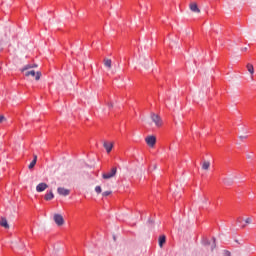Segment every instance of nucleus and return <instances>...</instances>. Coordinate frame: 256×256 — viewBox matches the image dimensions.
<instances>
[{
	"label": "nucleus",
	"instance_id": "obj_17",
	"mask_svg": "<svg viewBox=\"0 0 256 256\" xmlns=\"http://www.w3.org/2000/svg\"><path fill=\"white\" fill-rule=\"evenodd\" d=\"M33 67H37V65L28 64L21 69V72L25 73V71H29V69H33Z\"/></svg>",
	"mask_w": 256,
	"mask_h": 256
},
{
	"label": "nucleus",
	"instance_id": "obj_16",
	"mask_svg": "<svg viewBox=\"0 0 256 256\" xmlns=\"http://www.w3.org/2000/svg\"><path fill=\"white\" fill-rule=\"evenodd\" d=\"M246 68L250 75H253L255 73V68L253 67V64H247Z\"/></svg>",
	"mask_w": 256,
	"mask_h": 256
},
{
	"label": "nucleus",
	"instance_id": "obj_11",
	"mask_svg": "<svg viewBox=\"0 0 256 256\" xmlns=\"http://www.w3.org/2000/svg\"><path fill=\"white\" fill-rule=\"evenodd\" d=\"M189 7H190V10L193 11V13H201V10L197 6V3H195V2L190 3Z\"/></svg>",
	"mask_w": 256,
	"mask_h": 256
},
{
	"label": "nucleus",
	"instance_id": "obj_22",
	"mask_svg": "<svg viewBox=\"0 0 256 256\" xmlns=\"http://www.w3.org/2000/svg\"><path fill=\"white\" fill-rule=\"evenodd\" d=\"M245 223H246L247 225H251V223H252L251 218H247V219L245 220Z\"/></svg>",
	"mask_w": 256,
	"mask_h": 256
},
{
	"label": "nucleus",
	"instance_id": "obj_28",
	"mask_svg": "<svg viewBox=\"0 0 256 256\" xmlns=\"http://www.w3.org/2000/svg\"><path fill=\"white\" fill-rule=\"evenodd\" d=\"M242 51H247V48H243Z\"/></svg>",
	"mask_w": 256,
	"mask_h": 256
},
{
	"label": "nucleus",
	"instance_id": "obj_12",
	"mask_svg": "<svg viewBox=\"0 0 256 256\" xmlns=\"http://www.w3.org/2000/svg\"><path fill=\"white\" fill-rule=\"evenodd\" d=\"M0 226L4 227V229H9V222H7V218L2 217L0 219Z\"/></svg>",
	"mask_w": 256,
	"mask_h": 256
},
{
	"label": "nucleus",
	"instance_id": "obj_3",
	"mask_svg": "<svg viewBox=\"0 0 256 256\" xmlns=\"http://www.w3.org/2000/svg\"><path fill=\"white\" fill-rule=\"evenodd\" d=\"M215 249V240L206 241L204 243V251L212 252Z\"/></svg>",
	"mask_w": 256,
	"mask_h": 256
},
{
	"label": "nucleus",
	"instance_id": "obj_24",
	"mask_svg": "<svg viewBox=\"0 0 256 256\" xmlns=\"http://www.w3.org/2000/svg\"><path fill=\"white\" fill-rule=\"evenodd\" d=\"M225 256H231V252L230 251H226L225 252Z\"/></svg>",
	"mask_w": 256,
	"mask_h": 256
},
{
	"label": "nucleus",
	"instance_id": "obj_14",
	"mask_svg": "<svg viewBox=\"0 0 256 256\" xmlns=\"http://www.w3.org/2000/svg\"><path fill=\"white\" fill-rule=\"evenodd\" d=\"M33 160L31 161V163L28 166V169H33L35 167V165H37V155L34 154L33 155Z\"/></svg>",
	"mask_w": 256,
	"mask_h": 256
},
{
	"label": "nucleus",
	"instance_id": "obj_18",
	"mask_svg": "<svg viewBox=\"0 0 256 256\" xmlns=\"http://www.w3.org/2000/svg\"><path fill=\"white\" fill-rule=\"evenodd\" d=\"M54 197H55V195L53 194V192H50V193L45 194L44 199L46 201H51V199H54Z\"/></svg>",
	"mask_w": 256,
	"mask_h": 256
},
{
	"label": "nucleus",
	"instance_id": "obj_13",
	"mask_svg": "<svg viewBox=\"0 0 256 256\" xmlns=\"http://www.w3.org/2000/svg\"><path fill=\"white\" fill-rule=\"evenodd\" d=\"M104 66L107 67V69H111L113 67V62L111 61V59H104Z\"/></svg>",
	"mask_w": 256,
	"mask_h": 256
},
{
	"label": "nucleus",
	"instance_id": "obj_26",
	"mask_svg": "<svg viewBox=\"0 0 256 256\" xmlns=\"http://www.w3.org/2000/svg\"><path fill=\"white\" fill-rule=\"evenodd\" d=\"M108 106L110 107V109H113V103L108 104Z\"/></svg>",
	"mask_w": 256,
	"mask_h": 256
},
{
	"label": "nucleus",
	"instance_id": "obj_9",
	"mask_svg": "<svg viewBox=\"0 0 256 256\" xmlns=\"http://www.w3.org/2000/svg\"><path fill=\"white\" fill-rule=\"evenodd\" d=\"M103 147L106 150V152L109 153L110 151L113 150V142L104 141L103 142Z\"/></svg>",
	"mask_w": 256,
	"mask_h": 256
},
{
	"label": "nucleus",
	"instance_id": "obj_20",
	"mask_svg": "<svg viewBox=\"0 0 256 256\" xmlns=\"http://www.w3.org/2000/svg\"><path fill=\"white\" fill-rule=\"evenodd\" d=\"M102 189H101V186H96L95 187V192L99 195V194H101L102 193Z\"/></svg>",
	"mask_w": 256,
	"mask_h": 256
},
{
	"label": "nucleus",
	"instance_id": "obj_1",
	"mask_svg": "<svg viewBox=\"0 0 256 256\" xmlns=\"http://www.w3.org/2000/svg\"><path fill=\"white\" fill-rule=\"evenodd\" d=\"M150 119L156 127H161V125H163V120H161V117L158 114L152 112L150 114Z\"/></svg>",
	"mask_w": 256,
	"mask_h": 256
},
{
	"label": "nucleus",
	"instance_id": "obj_27",
	"mask_svg": "<svg viewBox=\"0 0 256 256\" xmlns=\"http://www.w3.org/2000/svg\"><path fill=\"white\" fill-rule=\"evenodd\" d=\"M240 139H247V136H240Z\"/></svg>",
	"mask_w": 256,
	"mask_h": 256
},
{
	"label": "nucleus",
	"instance_id": "obj_2",
	"mask_svg": "<svg viewBox=\"0 0 256 256\" xmlns=\"http://www.w3.org/2000/svg\"><path fill=\"white\" fill-rule=\"evenodd\" d=\"M26 77H35L36 81H39L41 79V72H35V70H30L25 73Z\"/></svg>",
	"mask_w": 256,
	"mask_h": 256
},
{
	"label": "nucleus",
	"instance_id": "obj_10",
	"mask_svg": "<svg viewBox=\"0 0 256 256\" xmlns=\"http://www.w3.org/2000/svg\"><path fill=\"white\" fill-rule=\"evenodd\" d=\"M202 170L203 171H209V169L211 168V162L209 160H204L202 163Z\"/></svg>",
	"mask_w": 256,
	"mask_h": 256
},
{
	"label": "nucleus",
	"instance_id": "obj_21",
	"mask_svg": "<svg viewBox=\"0 0 256 256\" xmlns=\"http://www.w3.org/2000/svg\"><path fill=\"white\" fill-rule=\"evenodd\" d=\"M111 191H105L102 193V197H109V195H111Z\"/></svg>",
	"mask_w": 256,
	"mask_h": 256
},
{
	"label": "nucleus",
	"instance_id": "obj_19",
	"mask_svg": "<svg viewBox=\"0 0 256 256\" xmlns=\"http://www.w3.org/2000/svg\"><path fill=\"white\" fill-rule=\"evenodd\" d=\"M140 63L143 65V67H147V63H149V60L147 58L142 57L140 58Z\"/></svg>",
	"mask_w": 256,
	"mask_h": 256
},
{
	"label": "nucleus",
	"instance_id": "obj_23",
	"mask_svg": "<svg viewBox=\"0 0 256 256\" xmlns=\"http://www.w3.org/2000/svg\"><path fill=\"white\" fill-rule=\"evenodd\" d=\"M3 121H5V116L0 115V124L3 123Z\"/></svg>",
	"mask_w": 256,
	"mask_h": 256
},
{
	"label": "nucleus",
	"instance_id": "obj_6",
	"mask_svg": "<svg viewBox=\"0 0 256 256\" xmlns=\"http://www.w3.org/2000/svg\"><path fill=\"white\" fill-rule=\"evenodd\" d=\"M115 175H117V167L112 168L108 173L102 174V177L104 179H112V177H115Z\"/></svg>",
	"mask_w": 256,
	"mask_h": 256
},
{
	"label": "nucleus",
	"instance_id": "obj_4",
	"mask_svg": "<svg viewBox=\"0 0 256 256\" xmlns=\"http://www.w3.org/2000/svg\"><path fill=\"white\" fill-rule=\"evenodd\" d=\"M145 141H146L148 147L153 148V147H155V144L157 143V138L155 136H147L145 138Z\"/></svg>",
	"mask_w": 256,
	"mask_h": 256
},
{
	"label": "nucleus",
	"instance_id": "obj_5",
	"mask_svg": "<svg viewBox=\"0 0 256 256\" xmlns=\"http://www.w3.org/2000/svg\"><path fill=\"white\" fill-rule=\"evenodd\" d=\"M54 221L58 227H61L65 224V219H63V215L61 214H54Z\"/></svg>",
	"mask_w": 256,
	"mask_h": 256
},
{
	"label": "nucleus",
	"instance_id": "obj_25",
	"mask_svg": "<svg viewBox=\"0 0 256 256\" xmlns=\"http://www.w3.org/2000/svg\"><path fill=\"white\" fill-rule=\"evenodd\" d=\"M253 156L251 154H247V159H252Z\"/></svg>",
	"mask_w": 256,
	"mask_h": 256
},
{
	"label": "nucleus",
	"instance_id": "obj_7",
	"mask_svg": "<svg viewBox=\"0 0 256 256\" xmlns=\"http://www.w3.org/2000/svg\"><path fill=\"white\" fill-rule=\"evenodd\" d=\"M57 193L60 194L62 197H67V195L71 193V190L64 187H58Z\"/></svg>",
	"mask_w": 256,
	"mask_h": 256
},
{
	"label": "nucleus",
	"instance_id": "obj_15",
	"mask_svg": "<svg viewBox=\"0 0 256 256\" xmlns=\"http://www.w3.org/2000/svg\"><path fill=\"white\" fill-rule=\"evenodd\" d=\"M159 247L160 248H163V245H165L166 241H167V238L165 237V235H162L159 237Z\"/></svg>",
	"mask_w": 256,
	"mask_h": 256
},
{
	"label": "nucleus",
	"instance_id": "obj_8",
	"mask_svg": "<svg viewBox=\"0 0 256 256\" xmlns=\"http://www.w3.org/2000/svg\"><path fill=\"white\" fill-rule=\"evenodd\" d=\"M47 187H49V185H47V183H39L36 186V191H37V193H43V191H45V189H47Z\"/></svg>",
	"mask_w": 256,
	"mask_h": 256
}]
</instances>
